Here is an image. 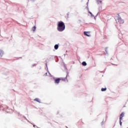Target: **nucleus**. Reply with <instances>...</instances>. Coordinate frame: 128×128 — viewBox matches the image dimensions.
Masks as SVG:
<instances>
[{"label": "nucleus", "instance_id": "1", "mask_svg": "<svg viewBox=\"0 0 128 128\" xmlns=\"http://www.w3.org/2000/svg\"><path fill=\"white\" fill-rule=\"evenodd\" d=\"M64 30H66V25L64 24V23L62 22V21L58 22L57 24V30L62 32H64Z\"/></svg>", "mask_w": 128, "mask_h": 128}, {"label": "nucleus", "instance_id": "2", "mask_svg": "<svg viewBox=\"0 0 128 128\" xmlns=\"http://www.w3.org/2000/svg\"><path fill=\"white\" fill-rule=\"evenodd\" d=\"M116 22L118 24H122L124 22V21L122 19L120 16H118V18L116 20Z\"/></svg>", "mask_w": 128, "mask_h": 128}, {"label": "nucleus", "instance_id": "3", "mask_svg": "<svg viewBox=\"0 0 128 128\" xmlns=\"http://www.w3.org/2000/svg\"><path fill=\"white\" fill-rule=\"evenodd\" d=\"M60 78H58L54 80V84H60Z\"/></svg>", "mask_w": 128, "mask_h": 128}, {"label": "nucleus", "instance_id": "4", "mask_svg": "<svg viewBox=\"0 0 128 128\" xmlns=\"http://www.w3.org/2000/svg\"><path fill=\"white\" fill-rule=\"evenodd\" d=\"M124 113H122L120 115V120H122V118H124Z\"/></svg>", "mask_w": 128, "mask_h": 128}, {"label": "nucleus", "instance_id": "5", "mask_svg": "<svg viewBox=\"0 0 128 128\" xmlns=\"http://www.w3.org/2000/svg\"><path fill=\"white\" fill-rule=\"evenodd\" d=\"M88 32H84V36H90V35H88Z\"/></svg>", "mask_w": 128, "mask_h": 128}, {"label": "nucleus", "instance_id": "6", "mask_svg": "<svg viewBox=\"0 0 128 128\" xmlns=\"http://www.w3.org/2000/svg\"><path fill=\"white\" fill-rule=\"evenodd\" d=\"M36 102H38L40 103V101L39 98H36L34 100Z\"/></svg>", "mask_w": 128, "mask_h": 128}, {"label": "nucleus", "instance_id": "7", "mask_svg": "<svg viewBox=\"0 0 128 128\" xmlns=\"http://www.w3.org/2000/svg\"><path fill=\"white\" fill-rule=\"evenodd\" d=\"M54 48L55 50H58V44H55Z\"/></svg>", "mask_w": 128, "mask_h": 128}, {"label": "nucleus", "instance_id": "8", "mask_svg": "<svg viewBox=\"0 0 128 128\" xmlns=\"http://www.w3.org/2000/svg\"><path fill=\"white\" fill-rule=\"evenodd\" d=\"M98 4H102V2L100 0H97L96 1Z\"/></svg>", "mask_w": 128, "mask_h": 128}, {"label": "nucleus", "instance_id": "9", "mask_svg": "<svg viewBox=\"0 0 128 128\" xmlns=\"http://www.w3.org/2000/svg\"><path fill=\"white\" fill-rule=\"evenodd\" d=\"M82 65H83L84 66H86V62H82Z\"/></svg>", "mask_w": 128, "mask_h": 128}, {"label": "nucleus", "instance_id": "10", "mask_svg": "<svg viewBox=\"0 0 128 128\" xmlns=\"http://www.w3.org/2000/svg\"><path fill=\"white\" fill-rule=\"evenodd\" d=\"M101 90L102 92H106V88H102Z\"/></svg>", "mask_w": 128, "mask_h": 128}, {"label": "nucleus", "instance_id": "11", "mask_svg": "<svg viewBox=\"0 0 128 128\" xmlns=\"http://www.w3.org/2000/svg\"><path fill=\"white\" fill-rule=\"evenodd\" d=\"M88 12H89V14H91V16H92V17L94 18V14H92V12H90L89 11Z\"/></svg>", "mask_w": 128, "mask_h": 128}, {"label": "nucleus", "instance_id": "12", "mask_svg": "<svg viewBox=\"0 0 128 128\" xmlns=\"http://www.w3.org/2000/svg\"><path fill=\"white\" fill-rule=\"evenodd\" d=\"M4 54V51L0 50V55Z\"/></svg>", "mask_w": 128, "mask_h": 128}, {"label": "nucleus", "instance_id": "13", "mask_svg": "<svg viewBox=\"0 0 128 128\" xmlns=\"http://www.w3.org/2000/svg\"><path fill=\"white\" fill-rule=\"evenodd\" d=\"M36 26H33V30L34 32L36 30Z\"/></svg>", "mask_w": 128, "mask_h": 128}, {"label": "nucleus", "instance_id": "14", "mask_svg": "<svg viewBox=\"0 0 128 128\" xmlns=\"http://www.w3.org/2000/svg\"><path fill=\"white\" fill-rule=\"evenodd\" d=\"M122 120H120V126H122Z\"/></svg>", "mask_w": 128, "mask_h": 128}, {"label": "nucleus", "instance_id": "15", "mask_svg": "<svg viewBox=\"0 0 128 128\" xmlns=\"http://www.w3.org/2000/svg\"><path fill=\"white\" fill-rule=\"evenodd\" d=\"M105 50H106V54H108V48H105Z\"/></svg>", "mask_w": 128, "mask_h": 128}, {"label": "nucleus", "instance_id": "16", "mask_svg": "<svg viewBox=\"0 0 128 128\" xmlns=\"http://www.w3.org/2000/svg\"><path fill=\"white\" fill-rule=\"evenodd\" d=\"M45 74L46 76L48 74V73L46 72Z\"/></svg>", "mask_w": 128, "mask_h": 128}, {"label": "nucleus", "instance_id": "17", "mask_svg": "<svg viewBox=\"0 0 128 128\" xmlns=\"http://www.w3.org/2000/svg\"><path fill=\"white\" fill-rule=\"evenodd\" d=\"M46 66L48 68V64H46Z\"/></svg>", "mask_w": 128, "mask_h": 128}, {"label": "nucleus", "instance_id": "18", "mask_svg": "<svg viewBox=\"0 0 128 128\" xmlns=\"http://www.w3.org/2000/svg\"><path fill=\"white\" fill-rule=\"evenodd\" d=\"M34 127L35 128V127H36V126H35V125H34Z\"/></svg>", "mask_w": 128, "mask_h": 128}, {"label": "nucleus", "instance_id": "19", "mask_svg": "<svg viewBox=\"0 0 128 128\" xmlns=\"http://www.w3.org/2000/svg\"><path fill=\"white\" fill-rule=\"evenodd\" d=\"M103 122H102V124Z\"/></svg>", "mask_w": 128, "mask_h": 128}, {"label": "nucleus", "instance_id": "20", "mask_svg": "<svg viewBox=\"0 0 128 128\" xmlns=\"http://www.w3.org/2000/svg\"><path fill=\"white\" fill-rule=\"evenodd\" d=\"M34 0H33L34 2Z\"/></svg>", "mask_w": 128, "mask_h": 128}, {"label": "nucleus", "instance_id": "21", "mask_svg": "<svg viewBox=\"0 0 128 128\" xmlns=\"http://www.w3.org/2000/svg\"><path fill=\"white\" fill-rule=\"evenodd\" d=\"M68 76V75H66V78Z\"/></svg>", "mask_w": 128, "mask_h": 128}]
</instances>
